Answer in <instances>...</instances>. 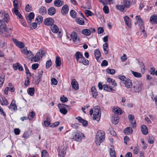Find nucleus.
<instances>
[{
    "instance_id": "f257e3e1",
    "label": "nucleus",
    "mask_w": 157,
    "mask_h": 157,
    "mask_svg": "<svg viewBox=\"0 0 157 157\" xmlns=\"http://www.w3.org/2000/svg\"><path fill=\"white\" fill-rule=\"evenodd\" d=\"M2 19L0 20V34L5 37H7L10 35V33L7 30V26L5 22L7 23L9 18L8 14L5 12H0Z\"/></svg>"
},
{
    "instance_id": "f03ea898",
    "label": "nucleus",
    "mask_w": 157,
    "mask_h": 157,
    "mask_svg": "<svg viewBox=\"0 0 157 157\" xmlns=\"http://www.w3.org/2000/svg\"><path fill=\"white\" fill-rule=\"evenodd\" d=\"M105 134L103 131H98L96 134L95 142L97 145H100L105 140Z\"/></svg>"
},
{
    "instance_id": "7ed1b4c3",
    "label": "nucleus",
    "mask_w": 157,
    "mask_h": 157,
    "mask_svg": "<svg viewBox=\"0 0 157 157\" xmlns=\"http://www.w3.org/2000/svg\"><path fill=\"white\" fill-rule=\"evenodd\" d=\"M93 110L94 119L98 121L100 120L101 116L100 107L98 106H95L94 107Z\"/></svg>"
},
{
    "instance_id": "20e7f679",
    "label": "nucleus",
    "mask_w": 157,
    "mask_h": 157,
    "mask_svg": "<svg viewBox=\"0 0 157 157\" xmlns=\"http://www.w3.org/2000/svg\"><path fill=\"white\" fill-rule=\"evenodd\" d=\"M45 52L42 49H40L36 53L35 56L33 59L35 62H37L42 57L44 56Z\"/></svg>"
},
{
    "instance_id": "39448f33",
    "label": "nucleus",
    "mask_w": 157,
    "mask_h": 157,
    "mask_svg": "<svg viewBox=\"0 0 157 157\" xmlns=\"http://www.w3.org/2000/svg\"><path fill=\"white\" fill-rule=\"evenodd\" d=\"M136 24L138 25L141 27V30L142 32H145L144 27L143 26L144 22L142 19L139 16H136Z\"/></svg>"
},
{
    "instance_id": "423d86ee",
    "label": "nucleus",
    "mask_w": 157,
    "mask_h": 157,
    "mask_svg": "<svg viewBox=\"0 0 157 157\" xmlns=\"http://www.w3.org/2000/svg\"><path fill=\"white\" fill-rule=\"evenodd\" d=\"M84 137V135L83 133L80 132H77L74 135L73 139L75 141L80 142Z\"/></svg>"
},
{
    "instance_id": "0eeeda50",
    "label": "nucleus",
    "mask_w": 157,
    "mask_h": 157,
    "mask_svg": "<svg viewBox=\"0 0 157 157\" xmlns=\"http://www.w3.org/2000/svg\"><path fill=\"white\" fill-rule=\"evenodd\" d=\"M75 58L77 62L80 63H82L83 59H84V57L82 54L79 52H76L75 54Z\"/></svg>"
},
{
    "instance_id": "6e6552de",
    "label": "nucleus",
    "mask_w": 157,
    "mask_h": 157,
    "mask_svg": "<svg viewBox=\"0 0 157 157\" xmlns=\"http://www.w3.org/2000/svg\"><path fill=\"white\" fill-rule=\"evenodd\" d=\"M63 105L65 106L67 108H68L69 106L66 105L59 104L58 107L59 109L60 112L61 113L65 115L67 113V110L63 106Z\"/></svg>"
},
{
    "instance_id": "1a4fd4ad",
    "label": "nucleus",
    "mask_w": 157,
    "mask_h": 157,
    "mask_svg": "<svg viewBox=\"0 0 157 157\" xmlns=\"http://www.w3.org/2000/svg\"><path fill=\"white\" fill-rule=\"evenodd\" d=\"M142 85L138 82H136L133 86L132 89L134 92H139L142 89Z\"/></svg>"
},
{
    "instance_id": "9d476101",
    "label": "nucleus",
    "mask_w": 157,
    "mask_h": 157,
    "mask_svg": "<svg viewBox=\"0 0 157 157\" xmlns=\"http://www.w3.org/2000/svg\"><path fill=\"white\" fill-rule=\"evenodd\" d=\"M12 40L14 43L17 47L21 48H22L24 47L25 44L23 42L19 41L16 39L14 38H13Z\"/></svg>"
},
{
    "instance_id": "9b49d317",
    "label": "nucleus",
    "mask_w": 157,
    "mask_h": 157,
    "mask_svg": "<svg viewBox=\"0 0 157 157\" xmlns=\"http://www.w3.org/2000/svg\"><path fill=\"white\" fill-rule=\"evenodd\" d=\"M54 21V20L52 18H48L44 20V24L46 25H51L53 24Z\"/></svg>"
},
{
    "instance_id": "f8f14e48",
    "label": "nucleus",
    "mask_w": 157,
    "mask_h": 157,
    "mask_svg": "<svg viewBox=\"0 0 157 157\" xmlns=\"http://www.w3.org/2000/svg\"><path fill=\"white\" fill-rule=\"evenodd\" d=\"M68 10L69 8L68 5L65 4L62 7L61 12L63 15H65L68 13Z\"/></svg>"
},
{
    "instance_id": "ddd939ff",
    "label": "nucleus",
    "mask_w": 157,
    "mask_h": 157,
    "mask_svg": "<svg viewBox=\"0 0 157 157\" xmlns=\"http://www.w3.org/2000/svg\"><path fill=\"white\" fill-rule=\"evenodd\" d=\"M123 83L125 86L127 88H131L132 86L131 81L129 79H127Z\"/></svg>"
},
{
    "instance_id": "4468645a",
    "label": "nucleus",
    "mask_w": 157,
    "mask_h": 157,
    "mask_svg": "<svg viewBox=\"0 0 157 157\" xmlns=\"http://www.w3.org/2000/svg\"><path fill=\"white\" fill-rule=\"evenodd\" d=\"M71 84L73 88L75 90L78 89V85L77 82L75 79H73L71 82Z\"/></svg>"
},
{
    "instance_id": "2eb2a0df",
    "label": "nucleus",
    "mask_w": 157,
    "mask_h": 157,
    "mask_svg": "<svg viewBox=\"0 0 157 157\" xmlns=\"http://www.w3.org/2000/svg\"><path fill=\"white\" fill-rule=\"evenodd\" d=\"M128 119L132 127L134 128H135L136 127V122L133 123L132 121V120L134 119V116L132 114L129 115L128 116Z\"/></svg>"
},
{
    "instance_id": "dca6fc26",
    "label": "nucleus",
    "mask_w": 157,
    "mask_h": 157,
    "mask_svg": "<svg viewBox=\"0 0 157 157\" xmlns=\"http://www.w3.org/2000/svg\"><path fill=\"white\" fill-rule=\"evenodd\" d=\"M103 89L104 90L109 92H112L114 91V90L112 89L111 86L107 84L103 85Z\"/></svg>"
},
{
    "instance_id": "f3484780",
    "label": "nucleus",
    "mask_w": 157,
    "mask_h": 157,
    "mask_svg": "<svg viewBox=\"0 0 157 157\" xmlns=\"http://www.w3.org/2000/svg\"><path fill=\"white\" fill-rule=\"evenodd\" d=\"M71 39H70L72 40L74 42H76L77 40L78 35L75 32H73L70 35Z\"/></svg>"
},
{
    "instance_id": "a211bd4d",
    "label": "nucleus",
    "mask_w": 157,
    "mask_h": 157,
    "mask_svg": "<svg viewBox=\"0 0 157 157\" xmlns=\"http://www.w3.org/2000/svg\"><path fill=\"white\" fill-rule=\"evenodd\" d=\"M124 21L126 25L129 28H131V25L129 17L127 16H125L124 18Z\"/></svg>"
},
{
    "instance_id": "6ab92c4d",
    "label": "nucleus",
    "mask_w": 157,
    "mask_h": 157,
    "mask_svg": "<svg viewBox=\"0 0 157 157\" xmlns=\"http://www.w3.org/2000/svg\"><path fill=\"white\" fill-rule=\"evenodd\" d=\"M76 119H77L79 122L81 123L84 126L86 127L87 126L88 124L87 122L82 119L81 117H76Z\"/></svg>"
},
{
    "instance_id": "aec40b11",
    "label": "nucleus",
    "mask_w": 157,
    "mask_h": 157,
    "mask_svg": "<svg viewBox=\"0 0 157 157\" xmlns=\"http://www.w3.org/2000/svg\"><path fill=\"white\" fill-rule=\"evenodd\" d=\"M8 107L10 109H13L14 111L17 110V106L15 103L14 100L12 101L11 104L8 106Z\"/></svg>"
},
{
    "instance_id": "412c9836",
    "label": "nucleus",
    "mask_w": 157,
    "mask_h": 157,
    "mask_svg": "<svg viewBox=\"0 0 157 157\" xmlns=\"http://www.w3.org/2000/svg\"><path fill=\"white\" fill-rule=\"evenodd\" d=\"M141 131L142 133L144 135H147L148 132L147 127L145 125H143L141 126Z\"/></svg>"
},
{
    "instance_id": "4be33fe9",
    "label": "nucleus",
    "mask_w": 157,
    "mask_h": 157,
    "mask_svg": "<svg viewBox=\"0 0 157 157\" xmlns=\"http://www.w3.org/2000/svg\"><path fill=\"white\" fill-rule=\"evenodd\" d=\"M54 3L56 6L60 7L63 5L64 2L60 0H56L54 1Z\"/></svg>"
},
{
    "instance_id": "5701e85b",
    "label": "nucleus",
    "mask_w": 157,
    "mask_h": 157,
    "mask_svg": "<svg viewBox=\"0 0 157 157\" xmlns=\"http://www.w3.org/2000/svg\"><path fill=\"white\" fill-rule=\"evenodd\" d=\"M132 131L133 130L131 128L127 127L124 129V132L125 134L128 135L131 134Z\"/></svg>"
},
{
    "instance_id": "b1692460",
    "label": "nucleus",
    "mask_w": 157,
    "mask_h": 157,
    "mask_svg": "<svg viewBox=\"0 0 157 157\" xmlns=\"http://www.w3.org/2000/svg\"><path fill=\"white\" fill-rule=\"evenodd\" d=\"M81 33L84 35L88 36L91 34V30L90 29H84L82 30Z\"/></svg>"
},
{
    "instance_id": "393cba45",
    "label": "nucleus",
    "mask_w": 157,
    "mask_h": 157,
    "mask_svg": "<svg viewBox=\"0 0 157 157\" xmlns=\"http://www.w3.org/2000/svg\"><path fill=\"white\" fill-rule=\"evenodd\" d=\"M150 21L152 24H155L157 23V16L153 15L150 17Z\"/></svg>"
},
{
    "instance_id": "a878e982",
    "label": "nucleus",
    "mask_w": 157,
    "mask_h": 157,
    "mask_svg": "<svg viewBox=\"0 0 157 157\" xmlns=\"http://www.w3.org/2000/svg\"><path fill=\"white\" fill-rule=\"evenodd\" d=\"M56 12V9L53 7H51L48 10V13L50 15H53Z\"/></svg>"
},
{
    "instance_id": "bb28decb",
    "label": "nucleus",
    "mask_w": 157,
    "mask_h": 157,
    "mask_svg": "<svg viewBox=\"0 0 157 157\" xmlns=\"http://www.w3.org/2000/svg\"><path fill=\"white\" fill-rule=\"evenodd\" d=\"M94 54L95 58L98 60L101 56V53L99 49H96L94 51Z\"/></svg>"
},
{
    "instance_id": "cd10ccee",
    "label": "nucleus",
    "mask_w": 157,
    "mask_h": 157,
    "mask_svg": "<svg viewBox=\"0 0 157 157\" xmlns=\"http://www.w3.org/2000/svg\"><path fill=\"white\" fill-rule=\"evenodd\" d=\"M131 3L130 2L129 0H124L123 2V5L126 8H129Z\"/></svg>"
},
{
    "instance_id": "c85d7f7f",
    "label": "nucleus",
    "mask_w": 157,
    "mask_h": 157,
    "mask_svg": "<svg viewBox=\"0 0 157 157\" xmlns=\"http://www.w3.org/2000/svg\"><path fill=\"white\" fill-rule=\"evenodd\" d=\"M113 111L117 114L121 115L122 114V110L119 107H114L113 109Z\"/></svg>"
},
{
    "instance_id": "c756f323",
    "label": "nucleus",
    "mask_w": 157,
    "mask_h": 157,
    "mask_svg": "<svg viewBox=\"0 0 157 157\" xmlns=\"http://www.w3.org/2000/svg\"><path fill=\"white\" fill-rule=\"evenodd\" d=\"M39 12L40 14L44 15L47 13V10L45 7L41 6L39 10Z\"/></svg>"
},
{
    "instance_id": "7c9ffc66",
    "label": "nucleus",
    "mask_w": 157,
    "mask_h": 157,
    "mask_svg": "<svg viewBox=\"0 0 157 157\" xmlns=\"http://www.w3.org/2000/svg\"><path fill=\"white\" fill-rule=\"evenodd\" d=\"M0 101L2 105H7L8 104V101L5 98L0 97Z\"/></svg>"
},
{
    "instance_id": "2f4dec72",
    "label": "nucleus",
    "mask_w": 157,
    "mask_h": 157,
    "mask_svg": "<svg viewBox=\"0 0 157 157\" xmlns=\"http://www.w3.org/2000/svg\"><path fill=\"white\" fill-rule=\"evenodd\" d=\"M35 89L34 87L29 88L27 90L28 94L30 95L33 96L34 93Z\"/></svg>"
},
{
    "instance_id": "473e14b6",
    "label": "nucleus",
    "mask_w": 157,
    "mask_h": 157,
    "mask_svg": "<svg viewBox=\"0 0 157 157\" xmlns=\"http://www.w3.org/2000/svg\"><path fill=\"white\" fill-rule=\"evenodd\" d=\"M66 148H63L60 151L58 152V155L60 157H64L66 153Z\"/></svg>"
},
{
    "instance_id": "72a5a7b5",
    "label": "nucleus",
    "mask_w": 157,
    "mask_h": 157,
    "mask_svg": "<svg viewBox=\"0 0 157 157\" xmlns=\"http://www.w3.org/2000/svg\"><path fill=\"white\" fill-rule=\"evenodd\" d=\"M91 90L93 97L95 98H96L98 94L95 87L94 86L92 87L91 89Z\"/></svg>"
},
{
    "instance_id": "f704fd0d",
    "label": "nucleus",
    "mask_w": 157,
    "mask_h": 157,
    "mask_svg": "<svg viewBox=\"0 0 157 157\" xmlns=\"http://www.w3.org/2000/svg\"><path fill=\"white\" fill-rule=\"evenodd\" d=\"M113 123L115 124H116L119 122V118L118 115L114 116L113 117L112 119Z\"/></svg>"
},
{
    "instance_id": "c9c22d12",
    "label": "nucleus",
    "mask_w": 157,
    "mask_h": 157,
    "mask_svg": "<svg viewBox=\"0 0 157 157\" xmlns=\"http://www.w3.org/2000/svg\"><path fill=\"white\" fill-rule=\"evenodd\" d=\"M125 7L123 4L122 5H117L116 6V8L122 12L124 11Z\"/></svg>"
},
{
    "instance_id": "e433bc0d",
    "label": "nucleus",
    "mask_w": 157,
    "mask_h": 157,
    "mask_svg": "<svg viewBox=\"0 0 157 157\" xmlns=\"http://www.w3.org/2000/svg\"><path fill=\"white\" fill-rule=\"evenodd\" d=\"M51 31L54 33H56L58 32L59 29L58 26L56 25H54V26L51 27Z\"/></svg>"
},
{
    "instance_id": "4c0bfd02",
    "label": "nucleus",
    "mask_w": 157,
    "mask_h": 157,
    "mask_svg": "<svg viewBox=\"0 0 157 157\" xmlns=\"http://www.w3.org/2000/svg\"><path fill=\"white\" fill-rule=\"evenodd\" d=\"M76 21L80 25H83L84 24V21L82 18L79 17L77 18Z\"/></svg>"
},
{
    "instance_id": "58836bf2",
    "label": "nucleus",
    "mask_w": 157,
    "mask_h": 157,
    "mask_svg": "<svg viewBox=\"0 0 157 157\" xmlns=\"http://www.w3.org/2000/svg\"><path fill=\"white\" fill-rule=\"evenodd\" d=\"M34 17V14L33 12H31L30 13L28 16L27 17V19L29 20L31 22V21L33 19Z\"/></svg>"
},
{
    "instance_id": "ea45409f",
    "label": "nucleus",
    "mask_w": 157,
    "mask_h": 157,
    "mask_svg": "<svg viewBox=\"0 0 157 157\" xmlns=\"http://www.w3.org/2000/svg\"><path fill=\"white\" fill-rule=\"evenodd\" d=\"M43 20L42 17L41 16H39L36 18L35 21L40 24L42 22Z\"/></svg>"
},
{
    "instance_id": "a19ab883",
    "label": "nucleus",
    "mask_w": 157,
    "mask_h": 157,
    "mask_svg": "<svg viewBox=\"0 0 157 157\" xmlns=\"http://www.w3.org/2000/svg\"><path fill=\"white\" fill-rule=\"evenodd\" d=\"M18 9L13 10L14 12L16 15L20 19L22 18V17L18 10Z\"/></svg>"
},
{
    "instance_id": "79ce46f5",
    "label": "nucleus",
    "mask_w": 157,
    "mask_h": 157,
    "mask_svg": "<svg viewBox=\"0 0 157 157\" xmlns=\"http://www.w3.org/2000/svg\"><path fill=\"white\" fill-rule=\"evenodd\" d=\"M14 6L13 10L18 9V4L17 0H14L13 1Z\"/></svg>"
},
{
    "instance_id": "37998d69",
    "label": "nucleus",
    "mask_w": 157,
    "mask_h": 157,
    "mask_svg": "<svg viewBox=\"0 0 157 157\" xmlns=\"http://www.w3.org/2000/svg\"><path fill=\"white\" fill-rule=\"evenodd\" d=\"M110 154L111 157H116L114 148L110 149Z\"/></svg>"
},
{
    "instance_id": "c03bdc74",
    "label": "nucleus",
    "mask_w": 157,
    "mask_h": 157,
    "mask_svg": "<svg viewBox=\"0 0 157 157\" xmlns=\"http://www.w3.org/2000/svg\"><path fill=\"white\" fill-rule=\"evenodd\" d=\"M44 124L45 126L47 127L50 124V118L48 117L46 118V120L44 122Z\"/></svg>"
},
{
    "instance_id": "a18cd8bd",
    "label": "nucleus",
    "mask_w": 157,
    "mask_h": 157,
    "mask_svg": "<svg viewBox=\"0 0 157 157\" xmlns=\"http://www.w3.org/2000/svg\"><path fill=\"white\" fill-rule=\"evenodd\" d=\"M43 73V71L42 70H41L38 72V79L37 80V81L38 83L41 80Z\"/></svg>"
},
{
    "instance_id": "49530a36",
    "label": "nucleus",
    "mask_w": 157,
    "mask_h": 157,
    "mask_svg": "<svg viewBox=\"0 0 157 157\" xmlns=\"http://www.w3.org/2000/svg\"><path fill=\"white\" fill-rule=\"evenodd\" d=\"M56 67H57L59 66L61 64V61L59 58L58 57H56Z\"/></svg>"
},
{
    "instance_id": "de8ad7c7",
    "label": "nucleus",
    "mask_w": 157,
    "mask_h": 157,
    "mask_svg": "<svg viewBox=\"0 0 157 157\" xmlns=\"http://www.w3.org/2000/svg\"><path fill=\"white\" fill-rule=\"evenodd\" d=\"M107 73L111 75H113L115 72V71L114 69H110L108 68L106 70Z\"/></svg>"
},
{
    "instance_id": "09e8293b",
    "label": "nucleus",
    "mask_w": 157,
    "mask_h": 157,
    "mask_svg": "<svg viewBox=\"0 0 157 157\" xmlns=\"http://www.w3.org/2000/svg\"><path fill=\"white\" fill-rule=\"evenodd\" d=\"M41 157H48V154L45 150H44L42 152Z\"/></svg>"
},
{
    "instance_id": "8fccbe9b",
    "label": "nucleus",
    "mask_w": 157,
    "mask_h": 157,
    "mask_svg": "<svg viewBox=\"0 0 157 157\" xmlns=\"http://www.w3.org/2000/svg\"><path fill=\"white\" fill-rule=\"evenodd\" d=\"M132 72L133 75L136 77L140 78L142 76L140 73L136 72H134L133 71H132Z\"/></svg>"
},
{
    "instance_id": "3c124183",
    "label": "nucleus",
    "mask_w": 157,
    "mask_h": 157,
    "mask_svg": "<svg viewBox=\"0 0 157 157\" xmlns=\"http://www.w3.org/2000/svg\"><path fill=\"white\" fill-rule=\"evenodd\" d=\"M70 15L73 18H75L76 17V13L74 10H72L70 11Z\"/></svg>"
},
{
    "instance_id": "603ef678",
    "label": "nucleus",
    "mask_w": 157,
    "mask_h": 157,
    "mask_svg": "<svg viewBox=\"0 0 157 157\" xmlns=\"http://www.w3.org/2000/svg\"><path fill=\"white\" fill-rule=\"evenodd\" d=\"M52 63V62L51 59L48 60L46 63V68H48L51 66Z\"/></svg>"
},
{
    "instance_id": "864d4df0",
    "label": "nucleus",
    "mask_w": 157,
    "mask_h": 157,
    "mask_svg": "<svg viewBox=\"0 0 157 157\" xmlns=\"http://www.w3.org/2000/svg\"><path fill=\"white\" fill-rule=\"evenodd\" d=\"M81 63L85 65H88L89 64V61L84 57V59H83Z\"/></svg>"
},
{
    "instance_id": "5fc2aeb1",
    "label": "nucleus",
    "mask_w": 157,
    "mask_h": 157,
    "mask_svg": "<svg viewBox=\"0 0 157 157\" xmlns=\"http://www.w3.org/2000/svg\"><path fill=\"white\" fill-rule=\"evenodd\" d=\"M60 100L63 103L65 102L68 101V98L66 97H65L64 95H63L60 98Z\"/></svg>"
},
{
    "instance_id": "6e6d98bb",
    "label": "nucleus",
    "mask_w": 157,
    "mask_h": 157,
    "mask_svg": "<svg viewBox=\"0 0 157 157\" xmlns=\"http://www.w3.org/2000/svg\"><path fill=\"white\" fill-rule=\"evenodd\" d=\"M25 9L26 11L28 12H29L32 10L31 6H30L28 4L26 6Z\"/></svg>"
},
{
    "instance_id": "4d7b16f0",
    "label": "nucleus",
    "mask_w": 157,
    "mask_h": 157,
    "mask_svg": "<svg viewBox=\"0 0 157 157\" xmlns=\"http://www.w3.org/2000/svg\"><path fill=\"white\" fill-rule=\"evenodd\" d=\"M5 75H2L0 77V87L2 85L4 81Z\"/></svg>"
},
{
    "instance_id": "13d9d810",
    "label": "nucleus",
    "mask_w": 157,
    "mask_h": 157,
    "mask_svg": "<svg viewBox=\"0 0 157 157\" xmlns=\"http://www.w3.org/2000/svg\"><path fill=\"white\" fill-rule=\"evenodd\" d=\"M26 55H27V58H31L33 56L32 52L30 51H28Z\"/></svg>"
},
{
    "instance_id": "bf43d9fd",
    "label": "nucleus",
    "mask_w": 157,
    "mask_h": 157,
    "mask_svg": "<svg viewBox=\"0 0 157 157\" xmlns=\"http://www.w3.org/2000/svg\"><path fill=\"white\" fill-rule=\"evenodd\" d=\"M85 13L87 16H91L93 15L92 12L91 11L88 10H85Z\"/></svg>"
},
{
    "instance_id": "052dcab7",
    "label": "nucleus",
    "mask_w": 157,
    "mask_h": 157,
    "mask_svg": "<svg viewBox=\"0 0 157 157\" xmlns=\"http://www.w3.org/2000/svg\"><path fill=\"white\" fill-rule=\"evenodd\" d=\"M119 78L122 81L123 83L127 79L124 75L119 76Z\"/></svg>"
},
{
    "instance_id": "680f3d73",
    "label": "nucleus",
    "mask_w": 157,
    "mask_h": 157,
    "mask_svg": "<svg viewBox=\"0 0 157 157\" xmlns=\"http://www.w3.org/2000/svg\"><path fill=\"white\" fill-rule=\"evenodd\" d=\"M103 10L105 13H108L109 12V9L108 6H105L103 8Z\"/></svg>"
},
{
    "instance_id": "e2e57ef3",
    "label": "nucleus",
    "mask_w": 157,
    "mask_h": 157,
    "mask_svg": "<svg viewBox=\"0 0 157 157\" xmlns=\"http://www.w3.org/2000/svg\"><path fill=\"white\" fill-rule=\"evenodd\" d=\"M108 65V62L107 61L105 60H103L101 64V66H106Z\"/></svg>"
},
{
    "instance_id": "0e129e2a",
    "label": "nucleus",
    "mask_w": 157,
    "mask_h": 157,
    "mask_svg": "<svg viewBox=\"0 0 157 157\" xmlns=\"http://www.w3.org/2000/svg\"><path fill=\"white\" fill-rule=\"evenodd\" d=\"M14 133L15 135H19L20 132V130L18 128H15L14 129Z\"/></svg>"
},
{
    "instance_id": "69168bd1",
    "label": "nucleus",
    "mask_w": 157,
    "mask_h": 157,
    "mask_svg": "<svg viewBox=\"0 0 157 157\" xmlns=\"http://www.w3.org/2000/svg\"><path fill=\"white\" fill-rule=\"evenodd\" d=\"M29 132H28L24 133L23 136V137L25 138H28L29 137Z\"/></svg>"
},
{
    "instance_id": "338daca9",
    "label": "nucleus",
    "mask_w": 157,
    "mask_h": 157,
    "mask_svg": "<svg viewBox=\"0 0 157 157\" xmlns=\"http://www.w3.org/2000/svg\"><path fill=\"white\" fill-rule=\"evenodd\" d=\"M51 81L52 84H54V85H56L57 84V80L54 78H52L51 79Z\"/></svg>"
},
{
    "instance_id": "774afa93",
    "label": "nucleus",
    "mask_w": 157,
    "mask_h": 157,
    "mask_svg": "<svg viewBox=\"0 0 157 157\" xmlns=\"http://www.w3.org/2000/svg\"><path fill=\"white\" fill-rule=\"evenodd\" d=\"M38 64L34 63L32 65V68L33 69L35 70L38 68Z\"/></svg>"
}]
</instances>
